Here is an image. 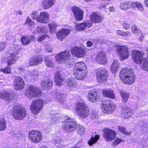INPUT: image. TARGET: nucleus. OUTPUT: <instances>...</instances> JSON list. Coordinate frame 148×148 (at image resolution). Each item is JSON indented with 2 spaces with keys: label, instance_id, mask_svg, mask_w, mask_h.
I'll list each match as a JSON object with an SVG mask.
<instances>
[{
  "label": "nucleus",
  "instance_id": "47",
  "mask_svg": "<svg viewBox=\"0 0 148 148\" xmlns=\"http://www.w3.org/2000/svg\"><path fill=\"white\" fill-rule=\"evenodd\" d=\"M53 143L55 144L56 146L57 147H60L62 143L61 138L59 136H57L55 137L53 140Z\"/></svg>",
  "mask_w": 148,
  "mask_h": 148
},
{
  "label": "nucleus",
  "instance_id": "8",
  "mask_svg": "<svg viewBox=\"0 0 148 148\" xmlns=\"http://www.w3.org/2000/svg\"><path fill=\"white\" fill-rule=\"evenodd\" d=\"M102 111L104 113L110 114L115 110L116 105L112 101L109 100L107 101L106 104H103L101 106Z\"/></svg>",
  "mask_w": 148,
  "mask_h": 148
},
{
  "label": "nucleus",
  "instance_id": "38",
  "mask_svg": "<svg viewBox=\"0 0 148 148\" xmlns=\"http://www.w3.org/2000/svg\"><path fill=\"white\" fill-rule=\"evenodd\" d=\"M35 25V23L33 22L30 17H27L24 23V25L27 27L30 30L32 29V26Z\"/></svg>",
  "mask_w": 148,
  "mask_h": 148
},
{
  "label": "nucleus",
  "instance_id": "37",
  "mask_svg": "<svg viewBox=\"0 0 148 148\" xmlns=\"http://www.w3.org/2000/svg\"><path fill=\"white\" fill-rule=\"evenodd\" d=\"M100 136L96 134L95 136L92 135L89 139L88 140V143L90 146H92L99 140Z\"/></svg>",
  "mask_w": 148,
  "mask_h": 148
},
{
  "label": "nucleus",
  "instance_id": "54",
  "mask_svg": "<svg viewBox=\"0 0 148 148\" xmlns=\"http://www.w3.org/2000/svg\"><path fill=\"white\" fill-rule=\"evenodd\" d=\"M122 26L126 30H127L130 28V25L126 23H123L122 24Z\"/></svg>",
  "mask_w": 148,
  "mask_h": 148
},
{
  "label": "nucleus",
  "instance_id": "5",
  "mask_svg": "<svg viewBox=\"0 0 148 148\" xmlns=\"http://www.w3.org/2000/svg\"><path fill=\"white\" fill-rule=\"evenodd\" d=\"M62 126L65 131L71 132L75 129L77 124L75 119L67 117L62 122Z\"/></svg>",
  "mask_w": 148,
  "mask_h": 148
},
{
  "label": "nucleus",
  "instance_id": "33",
  "mask_svg": "<svg viewBox=\"0 0 148 148\" xmlns=\"http://www.w3.org/2000/svg\"><path fill=\"white\" fill-rule=\"evenodd\" d=\"M0 98L1 99L9 100L12 98V96L8 92L2 90L0 92Z\"/></svg>",
  "mask_w": 148,
  "mask_h": 148
},
{
  "label": "nucleus",
  "instance_id": "6",
  "mask_svg": "<svg viewBox=\"0 0 148 148\" xmlns=\"http://www.w3.org/2000/svg\"><path fill=\"white\" fill-rule=\"evenodd\" d=\"M76 109L77 114L83 118L88 117L90 113V110L87 105L83 102L78 103L76 106Z\"/></svg>",
  "mask_w": 148,
  "mask_h": 148
},
{
  "label": "nucleus",
  "instance_id": "57",
  "mask_svg": "<svg viewBox=\"0 0 148 148\" xmlns=\"http://www.w3.org/2000/svg\"><path fill=\"white\" fill-rule=\"evenodd\" d=\"M131 32H123V36L127 37L128 36H131Z\"/></svg>",
  "mask_w": 148,
  "mask_h": 148
},
{
  "label": "nucleus",
  "instance_id": "1",
  "mask_svg": "<svg viewBox=\"0 0 148 148\" xmlns=\"http://www.w3.org/2000/svg\"><path fill=\"white\" fill-rule=\"evenodd\" d=\"M16 50H12L8 51L7 54L3 56L1 59L2 62H6L8 66L13 64L18 59V50L19 48V46L17 45H13Z\"/></svg>",
  "mask_w": 148,
  "mask_h": 148
},
{
  "label": "nucleus",
  "instance_id": "27",
  "mask_svg": "<svg viewBox=\"0 0 148 148\" xmlns=\"http://www.w3.org/2000/svg\"><path fill=\"white\" fill-rule=\"evenodd\" d=\"M43 61L42 58L40 56H36L32 58L29 62L30 66L37 65L41 63Z\"/></svg>",
  "mask_w": 148,
  "mask_h": 148
},
{
  "label": "nucleus",
  "instance_id": "50",
  "mask_svg": "<svg viewBox=\"0 0 148 148\" xmlns=\"http://www.w3.org/2000/svg\"><path fill=\"white\" fill-rule=\"evenodd\" d=\"M118 129L119 131L125 134L130 135L131 134V133L127 132L126 129L124 127L119 126L118 127Z\"/></svg>",
  "mask_w": 148,
  "mask_h": 148
},
{
  "label": "nucleus",
  "instance_id": "60",
  "mask_svg": "<svg viewBox=\"0 0 148 148\" xmlns=\"http://www.w3.org/2000/svg\"><path fill=\"white\" fill-rule=\"evenodd\" d=\"M87 46L88 47H91L93 45V43L92 42L90 41H88L87 43Z\"/></svg>",
  "mask_w": 148,
  "mask_h": 148
},
{
  "label": "nucleus",
  "instance_id": "24",
  "mask_svg": "<svg viewBox=\"0 0 148 148\" xmlns=\"http://www.w3.org/2000/svg\"><path fill=\"white\" fill-rule=\"evenodd\" d=\"M134 113L133 110L130 108L128 107L123 108L121 112V116L125 119H127L131 117Z\"/></svg>",
  "mask_w": 148,
  "mask_h": 148
},
{
  "label": "nucleus",
  "instance_id": "44",
  "mask_svg": "<svg viewBox=\"0 0 148 148\" xmlns=\"http://www.w3.org/2000/svg\"><path fill=\"white\" fill-rule=\"evenodd\" d=\"M45 61L46 65L48 66L53 68L54 67V63L51 60H49L47 57H46L45 58Z\"/></svg>",
  "mask_w": 148,
  "mask_h": 148
},
{
  "label": "nucleus",
  "instance_id": "26",
  "mask_svg": "<svg viewBox=\"0 0 148 148\" xmlns=\"http://www.w3.org/2000/svg\"><path fill=\"white\" fill-rule=\"evenodd\" d=\"M52 81L48 78H46L41 83V86L42 88L45 90H49L52 86Z\"/></svg>",
  "mask_w": 148,
  "mask_h": 148
},
{
  "label": "nucleus",
  "instance_id": "59",
  "mask_svg": "<svg viewBox=\"0 0 148 148\" xmlns=\"http://www.w3.org/2000/svg\"><path fill=\"white\" fill-rule=\"evenodd\" d=\"M116 32L118 35L123 36V31L120 30H116Z\"/></svg>",
  "mask_w": 148,
  "mask_h": 148
},
{
  "label": "nucleus",
  "instance_id": "41",
  "mask_svg": "<svg viewBox=\"0 0 148 148\" xmlns=\"http://www.w3.org/2000/svg\"><path fill=\"white\" fill-rule=\"evenodd\" d=\"M48 26L50 32L51 33H54L55 32L56 29L58 25L56 23L51 22L48 24Z\"/></svg>",
  "mask_w": 148,
  "mask_h": 148
},
{
  "label": "nucleus",
  "instance_id": "15",
  "mask_svg": "<svg viewBox=\"0 0 148 148\" xmlns=\"http://www.w3.org/2000/svg\"><path fill=\"white\" fill-rule=\"evenodd\" d=\"M14 84L15 89L16 90L23 89L25 85L23 79L21 77H15Z\"/></svg>",
  "mask_w": 148,
  "mask_h": 148
},
{
  "label": "nucleus",
  "instance_id": "58",
  "mask_svg": "<svg viewBox=\"0 0 148 148\" xmlns=\"http://www.w3.org/2000/svg\"><path fill=\"white\" fill-rule=\"evenodd\" d=\"M130 7L132 6L134 8L136 7L138 4L137 2H134L133 3L130 2Z\"/></svg>",
  "mask_w": 148,
  "mask_h": 148
},
{
  "label": "nucleus",
  "instance_id": "31",
  "mask_svg": "<svg viewBox=\"0 0 148 148\" xmlns=\"http://www.w3.org/2000/svg\"><path fill=\"white\" fill-rule=\"evenodd\" d=\"M73 74L76 79L79 80H82L85 77L87 73L86 71L81 72L73 71Z\"/></svg>",
  "mask_w": 148,
  "mask_h": 148
},
{
  "label": "nucleus",
  "instance_id": "34",
  "mask_svg": "<svg viewBox=\"0 0 148 148\" xmlns=\"http://www.w3.org/2000/svg\"><path fill=\"white\" fill-rule=\"evenodd\" d=\"M87 97L89 101L92 102L97 101L99 99V97L96 93H94L92 92H89Z\"/></svg>",
  "mask_w": 148,
  "mask_h": 148
},
{
  "label": "nucleus",
  "instance_id": "29",
  "mask_svg": "<svg viewBox=\"0 0 148 148\" xmlns=\"http://www.w3.org/2000/svg\"><path fill=\"white\" fill-rule=\"evenodd\" d=\"M103 96L106 97L114 99L115 98V96L114 91L110 88L103 89L102 91Z\"/></svg>",
  "mask_w": 148,
  "mask_h": 148
},
{
  "label": "nucleus",
  "instance_id": "63",
  "mask_svg": "<svg viewBox=\"0 0 148 148\" xmlns=\"http://www.w3.org/2000/svg\"><path fill=\"white\" fill-rule=\"evenodd\" d=\"M144 113V111H139L138 113V115L139 116H141L142 115H143Z\"/></svg>",
  "mask_w": 148,
  "mask_h": 148
},
{
  "label": "nucleus",
  "instance_id": "3",
  "mask_svg": "<svg viewBox=\"0 0 148 148\" xmlns=\"http://www.w3.org/2000/svg\"><path fill=\"white\" fill-rule=\"evenodd\" d=\"M56 59L57 61L60 63H64L70 66L74 63L73 59L71 57L69 51L67 50L57 54Z\"/></svg>",
  "mask_w": 148,
  "mask_h": 148
},
{
  "label": "nucleus",
  "instance_id": "62",
  "mask_svg": "<svg viewBox=\"0 0 148 148\" xmlns=\"http://www.w3.org/2000/svg\"><path fill=\"white\" fill-rule=\"evenodd\" d=\"M109 10L110 12H114V7L112 6L110 7Z\"/></svg>",
  "mask_w": 148,
  "mask_h": 148
},
{
  "label": "nucleus",
  "instance_id": "25",
  "mask_svg": "<svg viewBox=\"0 0 148 148\" xmlns=\"http://www.w3.org/2000/svg\"><path fill=\"white\" fill-rule=\"evenodd\" d=\"M96 60L100 64H106L107 63L106 54L104 52H101L97 54L95 58Z\"/></svg>",
  "mask_w": 148,
  "mask_h": 148
},
{
  "label": "nucleus",
  "instance_id": "53",
  "mask_svg": "<svg viewBox=\"0 0 148 148\" xmlns=\"http://www.w3.org/2000/svg\"><path fill=\"white\" fill-rule=\"evenodd\" d=\"M6 45L5 41L0 42V52L3 51L5 49Z\"/></svg>",
  "mask_w": 148,
  "mask_h": 148
},
{
  "label": "nucleus",
  "instance_id": "32",
  "mask_svg": "<svg viewBox=\"0 0 148 148\" xmlns=\"http://www.w3.org/2000/svg\"><path fill=\"white\" fill-rule=\"evenodd\" d=\"M55 0H43L42 1L43 8L47 9L52 6L54 3Z\"/></svg>",
  "mask_w": 148,
  "mask_h": 148
},
{
  "label": "nucleus",
  "instance_id": "39",
  "mask_svg": "<svg viewBox=\"0 0 148 148\" xmlns=\"http://www.w3.org/2000/svg\"><path fill=\"white\" fill-rule=\"evenodd\" d=\"M120 93L121 95L123 102L124 103H126L129 97V94L123 91H120Z\"/></svg>",
  "mask_w": 148,
  "mask_h": 148
},
{
  "label": "nucleus",
  "instance_id": "10",
  "mask_svg": "<svg viewBox=\"0 0 148 148\" xmlns=\"http://www.w3.org/2000/svg\"><path fill=\"white\" fill-rule=\"evenodd\" d=\"M116 47L121 60L123 61L128 58L130 55L127 47L119 45H116Z\"/></svg>",
  "mask_w": 148,
  "mask_h": 148
},
{
  "label": "nucleus",
  "instance_id": "43",
  "mask_svg": "<svg viewBox=\"0 0 148 148\" xmlns=\"http://www.w3.org/2000/svg\"><path fill=\"white\" fill-rule=\"evenodd\" d=\"M6 127V123L4 119L0 118V131L4 130Z\"/></svg>",
  "mask_w": 148,
  "mask_h": 148
},
{
  "label": "nucleus",
  "instance_id": "4",
  "mask_svg": "<svg viewBox=\"0 0 148 148\" xmlns=\"http://www.w3.org/2000/svg\"><path fill=\"white\" fill-rule=\"evenodd\" d=\"M12 115L15 119L21 120L26 116L27 112L24 108L20 105L15 106L13 107L12 111Z\"/></svg>",
  "mask_w": 148,
  "mask_h": 148
},
{
  "label": "nucleus",
  "instance_id": "12",
  "mask_svg": "<svg viewBox=\"0 0 148 148\" xmlns=\"http://www.w3.org/2000/svg\"><path fill=\"white\" fill-rule=\"evenodd\" d=\"M28 137L31 142L38 143L40 142L42 138V134L39 131L32 130L29 132Z\"/></svg>",
  "mask_w": 148,
  "mask_h": 148
},
{
  "label": "nucleus",
  "instance_id": "11",
  "mask_svg": "<svg viewBox=\"0 0 148 148\" xmlns=\"http://www.w3.org/2000/svg\"><path fill=\"white\" fill-rule=\"evenodd\" d=\"M48 32L47 29L45 26L42 27H37L33 31V34H37L43 33L45 34L42 35L37 38V40L38 42H40L45 40L46 38H49V36L46 34Z\"/></svg>",
  "mask_w": 148,
  "mask_h": 148
},
{
  "label": "nucleus",
  "instance_id": "30",
  "mask_svg": "<svg viewBox=\"0 0 148 148\" xmlns=\"http://www.w3.org/2000/svg\"><path fill=\"white\" fill-rule=\"evenodd\" d=\"M86 66L85 64L82 62H80L77 63L74 67V71H86Z\"/></svg>",
  "mask_w": 148,
  "mask_h": 148
},
{
  "label": "nucleus",
  "instance_id": "17",
  "mask_svg": "<svg viewBox=\"0 0 148 148\" xmlns=\"http://www.w3.org/2000/svg\"><path fill=\"white\" fill-rule=\"evenodd\" d=\"M27 91L29 96L33 97L37 96L40 93V91L38 88L32 86L28 87Z\"/></svg>",
  "mask_w": 148,
  "mask_h": 148
},
{
  "label": "nucleus",
  "instance_id": "56",
  "mask_svg": "<svg viewBox=\"0 0 148 148\" xmlns=\"http://www.w3.org/2000/svg\"><path fill=\"white\" fill-rule=\"evenodd\" d=\"M91 116L93 119L97 118L98 117V113L96 112L92 111Z\"/></svg>",
  "mask_w": 148,
  "mask_h": 148
},
{
  "label": "nucleus",
  "instance_id": "55",
  "mask_svg": "<svg viewBox=\"0 0 148 148\" xmlns=\"http://www.w3.org/2000/svg\"><path fill=\"white\" fill-rule=\"evenodd\" d=\"M137 4L136 7L138 9V10L140 11H143V8L140 2H137Z\"/></svg>",
  "mask_w": 148,
  "mask_h": 148
},
{
  "label": "nucleus",
  "instance_id": "35",
  "mask_svg": "<svg viewBox=\"0 0 148 148\" xmlns=\"http://www.w3.org/2000/svg\"><path fill=\"white\" fill-rule=\"evenodd\" d=\"M119 63L118 60H114L110 67V71L113 73L117 72L119 69Z\"/></svg>",
  "mask_w": 148,
  "mask_h": 148
},
{
  "label": "nucleus",
  "instance_id": "22",
  "mask_svg": "<svg viewBox=\"0 0 148 148\" xmlns=\"http://www.w3.org/2000/svg\"><path fill=\"white\" fill-rule=\"evenodd\" d=\"M103 19V17L98 13L95 12L91 14L90 16V21L95 23H98L101 22Z\"/></svg>",
  "mask_w": 148,
  "mask_h": 148
},
{
  "label": "nucleus",
  "instance_id": "2",
  "mask_svg": "<svg viewBox=\"0 0 148 148\" xmlns=\"http://www.w3.org/2000/svg\"><path fill=\"white\" fill-rule=\"evenodd\" d=\"M135 75L133 70L130 69L124 68L120 71V77L125 84H131L135 81Z\"/></svg>",
  "mask_w": 148,
  "mask_h": 148
},
{
  "label": "nucleus",
  "instance_id": "46",
  "mask_svg": "<svg viewBox=\"0 0 148 148\" xmlns=\"http://www.w3.org/2000/svg\"><path fill=\"white\" fill-rule=\"evenodd\" d=\"M132 32L135 34L137 35L138 34H142V32L138 29L136 25L133 24L132 27Z\"/></svg>",
  "mask_w": 148,
  "mask_h": 148
},
{
  "label": "nucleus",
  "instance_id": "51",
  "mask_svg": "<svg viewBox=\"0 0 148 148\" xmlns=\"http://www.w3.org/2000/svg\"><path fill=\"white\" fill-rule=\"evenodd\" d=\"M50 118L53 121H56L59 120L60 119V115L59 114H53L52 116H51Z\"/></svg>",
  "mask_w": 148,
  "mask_h": 148
},
{
  "label": "nucleus",
  "instance_id": "52",
  "mask_svg": "<svg viewBox=\"0 0 148 148\" xmlns=\"http://www.w3.org/2000/svg\"><path fill=\"white\" fill-rule=\"evenodd\" d=\"M122 141H123L122 139L119 138H116L115 140L112 142V144L113 146L115 147Z\"/></svg>",
  "mask_w": 148,
  "mask_h": 148
},
{
  "label": "nucleus",
  "instance_id": "61",
  "mask_svg": "<svg viewBox=\"0 0 148 148\" xmlns=\"http://www.w3.org/2000/svg\"><path fill=\"white\" fill-rule=\"evenodd\" d=\"M141 35V36L138 38V40L140 42H142L143 40V39L144 38V36L142 35V34H140Z\"/></svg>",
  "mask_w": 148,
  "mask_h": 148
},
{
  "label": "nucleus",
  "instance_id": "14",
  "mask_svg": "<svg viewBox=\"0 0 148 148\" xmlns=\"http://www.w3.org/2000/svg\"><path fill=\"white\" fill-rule=\"evenodd\" d=\"M104 138L107 141L111 142L114 140L116 136V133L110 129H105L103 130Z\"/></svg>",
  "mask_w": 148,
  "mask_h": 148
},
{
  "label": "nucleus",
  "instance_id": "18",
  "mask_svg": "<svg viewBox=\"0 0 148 148\" xmlns=\"http://www.w3.org/2000/svg\"><path fill=\"white\" fill-rule=\"evenodd\" d=\"M70 32V30L69 29H62L58 30L57 32V38L62 41L68 36Z\"/></svg>",
  "mask_w": 148,
  "mask_h": 148
},
{
  "label": "nucleus",
  "instance_id": "49",
  "mask_svg": "<svg viewBox=\"0 0 148 148\" xmlns=\"http://www.w3.org/2000/svg\"><path fill=\"white\" fill-rule=\"evenodd\" d=\"M11 68L9 67H7L5 68H2L0 69V71L6 74H9L11 72Z\"/></svg>",
  "mask_w": 148,
  "mask_h": 148
},
{
  "label": "nucleus",
  "instance_id": "23",
  "mask_svg": "<svg viewBox=\"0 0 148 148\" xmlns=\"http://www.w3.org/2000/svg\"><path fill=\"white\" fill-rule=\"evenodd\" d=\"M92 23L89 22L82 23L76 25L75 29L78 31H84L87 28L90 27L92 26Z\"/></svg>",
  "mask_w": 148,
  "mask_h": 148
},
{
  "label": "nucleus",
  "instance_id": "45",
  "mask_svg": "<svg viewBox=\"0 0 148 148\" xmlns=\"http://www.w3.org/2000/svg\"><path fill=\"white\" fill-rule=\"evenodd\" d=\"M130 2H124L120 5V8L123 10H126L130 8Z\"/></svg>",
  "mask_w": 148,
  "mask_h": 148
},
{
  "label": "nucleus",
  "instance_id": "20",
  "mask_svg": "<svg viewBox=\"0 0 148 148\" xmlns=\"http://www.w3.org/2000/svg\"><path fill=\"white\" fill-rule=\"evenodd\" d=\"M21 40L23 45H28L31 41H36V39L35 38L34 35H24L21 36Z\"/></svg>",
  "mask_w": 148,
  "mask_h": 148
},
{
  "label": "nucleus",
  "instance_id": "21",
  "mask_svg": "<svg viewBox=\"0 0 148 148\" xmlns=\"http://www.w3.org/2000/svg\"><path fill=\"white\" fill-rule=\"evenodd\" d=\"M49 20V15L47 12L42 11L40 12L37 22L42 23H46Z\"/></svg>",
  "mask_w": 148,
  "mask_h": 148
},
{
  "label": "nucleus",
  "instance_id": "16",
  "mask_svg": "<svg viewBox=\"0 0 148 148\" xmlns=\"http://www.w3.org/2000/svg\"><path fill=\"white\" fill-rule=\"evenodd\" d=\"M72 10L77 21H80L83 19L84 12L80 8L75 6L72 7Z\"/></svg>",
  "mask_w": 148,
  "mask_h": 148
},
{
  "label": "nucleus",
  "instance_id": "13",
  "mask_svg": "<svg viewBox=\"0 0 148 148\" xmlns=\"http://www.w3.org/2000/svg\"><path fill=\"white\" fill-rule=\"evenodd\" d=\"M71 54L78 58L84 57L86 55V51L83 48L79 46H75L71 50Z\"/></svg>",
  "mask_w": 148,
  "mask_h": 148
},
{
  "label": "nucleus",
  "instance_id": "42",
  "mask_svg": "<svg viewBox=\"0 0 148 148\" xmlns=\"http://www.w3.org/2000/svg\"><path fill=\"white\" fill-rule=\"evenodd\" d=\"M39 15L38 11L35 10L32 12L30 16L34 20H36L37 21Z\"/></svg>",
  "mask_w": 148,
  "mask_h": 148
},
{
  "label": "nucleus",
  "instance_id": "19",
  "mask_svg": "<svg viewBox=\"0 0 148 148\" xmlns=\"http://www.w3.org/2000/svg\"><path fill=\"white\" fill-rule=\"evenodd\" d=\"M38 75V72L35 70L31 72L28 71L27 74L24 75V77L26 79H30L32 81H34L37 79Z\"/></svg>",
  "mask_w": 148,
  "mask_h": 148
},
{
  "label": "nucleus",
  "instance_id": "40",
  "mask_svg": "<svg viewBox=\"0 0 148 148\" xmlns=\"http://www.w3.org/2000/svg\"><path fill=\"white\" fill-rule=\"evenodd\" d=\"M64 97V95L61 92H57L55 94L54 96L55 98L60 103L63 101Z\"/></svg>",
  "mask_w": 148,
  "mask_h": 148
},
{
  "label": "nucleus",
  "instance_id": "64",
  "mask_svg": "<svg viewBox=\"0 0 148 148\" xmlns=\"http://www.w3.org/2000/svg\"><path fill=\"white\" fill-rule=\"evenodd\" d=\"M145 2L146 6L148 7V0H145Z\"/></svg>",
  "mask_w": 148,
  "mask_h": 148
},
{
  "label": "nucleus",
  "instance_id": "7",
  "mask_svg": "<svg viewBox=\"0 0 148 148\" xmlns=\"http://www.w3.org/2000/svg\"><path fill=\"white\" fill-rule=\"evenodd\" d=\"M44 104V101L42 99L35 100L31 103L30 107L32 113L34 114H37L42 108Z\"/></svg>",
  "mask_w": 148,
  "mask_h": 148
},
{
  "label": "nucleus",
  "instance_id": "48",
  "mask_svg": "<svg viewBox=\"0 0 148 148\" xmlns=\"http://www.w3.org/2000/svg\"><path fill=\"white\" fill-rule=\"evenodd\" d=\"M85 130L84 126L81 125H78L77 128V133L80 134H83L85 132Z\"/></svg>",
  "mask_w": 148,
  "mask_h": 148
},
{
  "label": "nucleus",
  "instance_id": "28",
  "mask_svg": "<svg viewBox=\"0 0 148 148\" xmlns=\"http://www.w3.org/2000/svg\"><path fill=\"white\" fill-rule=\"evenodd\" d=\"M61 71H57L54 76L55 82L57 85L60 86L62 85L64 78L61 74Z\"/></svg>",
  "mask_w": 148,
  "mask_h": 148
},
{
  "label": "nucleus",
  "instance_id": "36",
  "mask_svg": "<svg viewBox=\"0 0 148 148\" xmlns=\"http://www.w3.org/2000/svg\"><path fill=\"white\" fill-rule=\"evenodd\" d=\"M76 79L73 77H71L67 79L66 82L68 86L70 87L75 88L77 86V84L75 82Z\"/></svg>",
  "mask_w": 148,
  "mask_h": 148
},
{
  "label": "nucleus",
  "instance_id": "9",
  "mask_svg": "<svg viewBox=\"0 0 148 148\" xmlns=\"http://www.w3.org/2000/svg\"><path fill=\"white\" fill-rule=\"evenodd\" d=\"M97 81L102 84L106 81L108 77V71L104 68H100L96 71Z\"/></svg>",
  "mask_w": 148,
  "mask_h": 148
}]
</instances>
